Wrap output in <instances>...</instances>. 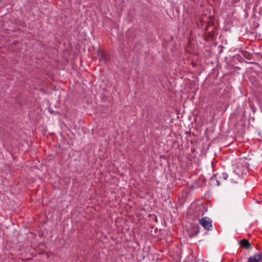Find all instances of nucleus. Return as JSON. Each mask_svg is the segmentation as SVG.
Returning <instances> with one entry per match:
<instances>
[{
  "label": "nucleus",
  "instance_id": "nucleus-4",
  "mask_svg": "<svg viewBox=\"0 0 262 262\" xmlns=\"http://www.w3.org/2000/svg\"><path fill=\"white\" fill-rule=\"evenodd\" d=\"M239 244L241 247H242L243 248L248 249L250 248L251 246V243L249 242L248 240H247L246 238H244L239 241Z\"/></svg>",
  "mask_w": 262,
  "mask_h": 262
},
{
  "label": "nucleus",
  "instance_id": "nucleus-8",
  "mask_svg": "<svg viewBox=\"0 0 262 262\" xmlns=\"http://www.w3.org/2000/svg\"><path fill=\"white\" fill-rule=\"evenodd\" d=\"M126 41H127V42L130 41V38L129 37L128 33H126ZM127 43H128V42H127Z\"/></svg>",
  "mask_w": 262,
  "mask_h": 262
},
{
  "label": "nucleus",
  "instance_id": "nucleus-6",
  "mask_svg": "<svg viewBox=\"0 0 262 262\" xmlns=\"http://www.w3.org/2000/svg\"><path fill=\"white\" fill-rule=\"evenodd\" d=\"M99 56L100 60H103L104 62H106L107 61V56L104 53H101Z\"/></svg>",
  "mask_w": 262,
  "mask_h": 262
},
{
  "label": "nucleus",
  "instance_id": "nucleus-11",
  "mask_svg": "<svg viewBox=\"0 0 262 262\" xmlns=\"http://www.w3.org/2000/svg\"><path fill=\"white\" fill-rule=\"evenodd\" d=\"M209 37H213L212 34L210 32H208Z\"/></svg>",
  "mask_w": 262,
  "mask_h": 262
},
{
  "label": "nucleus",
  "instance_id": "nucleus-1",
  "mask_svg": "<svg viewBox=\"0 0 262 262\" xmlns=\"http://www.w3.org/2000/svg\"><path fill=\"white\" fill-rule=\"evenodd\" d=\"M199 223L207 230H210L212 227V221H209L206 217H203L199 220Z\"/></svg>",
  "mask_w": 262,
  "mask_h": 262
},
{
  "label": "nucleus",
  "instance_id": "nucleus-14",
  "mask_svg": "<svg viewBox=\"0 0 262 262\" xmlns=\"http://www.w3.org/2000/svg\"><path fill=\"white\" fill-rule=\"evenodd\" d=\"M50 112L52 114H54V112L53 111H50Z\"/></svg>",
  "mask_w": 262,
  "mask_h": 262
},
{
  "label": "nucleus",
  "instance_id": "nucleus-3",
  "mask_svg": "<svg viewBox=\"0 0 262 262\" xmlns=\"http://www.w3.org/2000/svg\"><path fill=\"white\" fill-rule=\"evenodd\" d=\"M262 260V252L256 253L248 258L247 262H260Z\"/></svg>",
  "mask_w": 262,
  "mask_h": 262
},
{
  "label": "nucleus",
  "instance_id": "nucleus-13",
  "mask_svg": "<svg viewBox=\"0 0 262 262\" xmlns=\"http://www.w3.org/2000/svg\"><path fill=\"white\" fill-rule=\"evenodd\" d=\"M192 65L193 67H195L196 66V63L195 62H192Z\"/></svg>",
  "mask_w": 262,
  "mask_h": 262
},
{
  "label": "nucleus",
  "instance_id": "nucleus-5",
  "mask_svg": "<svg viewBox=\"0 0 262 262\" xmlns=\"http://www.w3.org/2000/svg\"><path fill=\"white\" fill-rule=\"evenodd\" d=\"M242 54L243 56L248 59H251L252 58V55L247 51H242Z\"/></svg>",
  "mask_w": 262,
  "mask_h": 262
},
{
  "label": "nucleus",
  "instance_id": "nucleus-12",
  "mask_svg": "<svg viewBox=\"0 0 262 262\" xmlns=\"http://www.w3.org/2000/svg\"><path fill=\"white\" fill-rule=\"evenodd\" d=\"M201 26H203L204 25V21L202 20H201Z\"/></svg>",
  "mask_w": 262,
  "mask_h": 262
},
{
  "label": "nucleus",
  "instance_id": "nucleus-9",
  "mask_svg": "<svg viewBox=\"0 0 262 262\" xmlns=\"http://www.w3.org/2000/svg\"><path fill=\"white\" fill-rule=\"evenodd\" d=\"M209 27V22L207 21V25L205 26V31H206Z\"/></svg>",
  "mask_w": 262,
  "mask_h": 262
},
{
  "label": "nucleus",
  "instance_id": "nucleus-10",
  "mask_svg": "<svg viewBox=\"0 0 262 262\" xmlns=\"http://www.w3.org/2000/svg\"><path fill=\"white\" fill-rule=\"evenodd\" d=\"M18 43V41L17 40H14L13 41V42H12V45H16Z\"/></svg>",
  "mask_w": 262,
  "mask_h": 262
},
{
  "label": "nucleus",
  "instance_id": "nucleus-2",
  "mask_svg": "<svg viewBox=\"0 0 262 262\" xmlns=\"http://www.w3.org/2000/svg\"><path fill=\"white\" fill-rule=\"evenodd\" d=\"M199 231V225H191V227L188 229L189 236L191 238L196 235Z\"/></svg>",
  "mask_w": 262,
  "mask_h": 262
},
{
  "label": "nucleus",
  "instance_id": "nucleus-7",
  "mask_svg": "<svg viewBox=\"0 0 262 262\" xmlns=\"http://www.w3.org/2000/svg\"><path fill=\"white\" fill-rule=\"evenodd\" d=\"M228 177V174L226 172H224L222 174V178H223L224 180L227 179Z\"/></svg>",
  "mask_w": 262,
  "mask_h": 262
}]
</instances>
